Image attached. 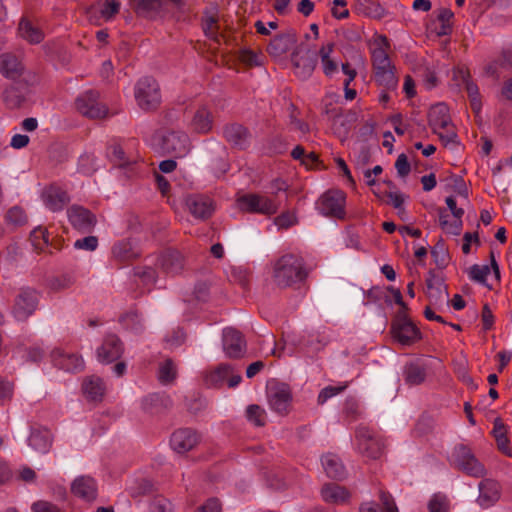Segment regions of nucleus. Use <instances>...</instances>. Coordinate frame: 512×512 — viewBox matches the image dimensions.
Masks as SVG:
<instances>
[{
	"label": "nucleus",
	"mask_w": 512,
	"mask_h": 512,
	"mask_svg": "<svg viewBox=\"0 0 512 512\" xmlns=\"http://www.w3.org/2000/svg\"><path fill=\"white\" fill-rule=\"evenodd\" d=\"M120 8L121 3L118 0H97L87 8L86 14L91 20L110 21L119 14Z\"/></svg>",
	"instance_id": "412c9836"
},
{
	"label": "nucleus",
	"mask_w": 512,
	"mask_h": 512,
	"mask_svg": "<svg viewBox=\"0 0 512 512\" xmlns=\"http://www.w3.org/2000/svg\"><path fill=\"white\" fill-rule=\"evenodd\" d=\"M239 211L249 214L271 216L279 210V203L274 199L257 193H247L236 200Z\"/></svg>",
	"instance_id": "0eeeda50"
},
{
	"label": "nucleus",
	"mask_w": 512,
	"mask_h": 512,
	"mask_svg": "<svg viewBox=\"0 0 512 512\" xmlns=\"http://www.w3.org/2000/svg\"><path fill=\"white\" fill-rule=\"evenodd\" d=\"M297 43V35L293 31L277 34L268 44L266 51L274 58L288 53Z\"/></svg>",
	"instance_id": "5701e85b"
},
{
	"label": "nucleus",
	"mask_w": 512,
	"mask_h": 512,
	"mask_svg": "<svg viewBox=\"0 0 512 512\" xmlns=\"http://www.w3.org/2000/svg\"><path fill=\"white\" fill-rule=\"evenodd\" d=\"M31 509L33 512H62L57 505L44 500L33 503Z\"/></svg>",
	"instance_id": "774afa93"
},
{
	"label": "nucleus",
	"mask_w": 512,
	"mask_h": 512,
	"mask_svg": "<svg viewBox=\"0 0 512 512\" xmlns=\"http://www.w3.org/2000/svg\"><path fill=\"white\" fill-rule=\"evenodd\" d=\"M272 278L278 287L287 288L304 283L308 278V271L301 257L287 253L275 261Z\"/></svg>",
	"instance_id": "f257e3e1"
},
{
	"label": "nucleus",
	"mask_w": 512,
	"mask_h": 512,
	"mask_svg": "<svg viewBox=\"0 0 512 512\" xmlns=\"http://www.w3.org/2000/svg\"><path fill=\"white\" fill-rule=\"evenodd\" d=\"M129 5L137 16L154 20L175 9L180 10L185 0H129Z\"/></svg>",
	"instance_id": "20e7f679"
},
{
	"label": "nucleus",
	"mask_w": 512,
	"mask_h": 512,
	"mask_svg": "<svg viewBox=\"0 0 512 512\" xmlns=\"http://www.w3.org/2000/svg\"><path fill=\"white\" fill-rule=\"evenodd\" d=\"M41 198L45 206L53 212L63 210L70 202L67 190L57 183L46 186L42 191Z\"/></svg>",
	"instance_id": "f3484780"
},
{
	"label": "nucleus",
	"mask_w": 512,
	"mask_h": 512,
	"mask_svg": "<svg viewBox=\"0 0 512 512\" xmlns=\"http://www.w3.org/2000/svg\"><path fill=\"white\" fill-rule=\"evenodd\" d=\"M140 256L129 240L119 241L112 247V259L120 266L131 265Z\"/></svg>",
	"instance_id": "7c9ffc66"
},
{
	"label": "nucleus",
	"mask_w": 512,
	"mask_h": 512,
	"mask_svg": "<svg viewBox=\"0 0 512 512\" xmlns=\"http://www.w3.org/2000/svg\"><path fill=\"white\" fill-rule=\"evenodd\" d=\"M390 334L392 338L403 346H411L422 340V332L410 319L409 314H396L391 322Z\"/></svg>",
	"instance_id": "39448f33"
},
{
	"label": "nucleus",
	"mask_w": 512,
	"mask_h": 512,
	"mask_svg": "<svg viewBox=\"0 0 512 512\" xmlns=\"http://www.w3.org/2000/svg\"><path fill=\"white\" fill-rule=\"evenodd\" d=\"M82 391L88 401L102 402L106 392L105 383L95 375L85 377L82 382Z\"/></svg>",
	"instance_id": "2f4dec72"
},
{
	"label": "nucleus",
	"mask_w": 512,
	"mask_h": 512,
	"mask_svg": "<svg viewBox=\"0 0 512 512\" xmlns=\"http://www.w3.org/2000/svg\"><path fill=\"white\" fill-rule=\"evenodd\" d=\"M53 444V434L47 428L32 429L28 438V445L38 454L49 452Z\"/></svg>",
	"instance_id": "c85d7f7f"
},
{
	"label": "nucleus",
	"mask_w": 512,
	"mask_h": 512,
	"mask_svg": "<svg viewBox=\"0 0 512 512\" xmlns=\"http://www.w3.org/2000/svg\"><path fill=\"white\" fill-rule=\"evenodd\" d=\"M446 204L450 209L453 216L456 220L453 223H450V233L454 235H459L462 229V216L464 214V210L462 208H458L456 205V200L454 197L449 196L446 198Z\"/></svg>",
	"instance_id": "8fccbe9b"
},
{
	"label": "nucleus",
	"mask_w": 512,
	"mask_h": 512,
	"mask_svg": "<svg viewBox=\"0 0 512 512\" xmlns=\"http://www.w3.org/2000/svg\"><path fill=\"white\" fill-rule=\"evenodd\" d=\"M373 194L380 200H385L388 198L387 203H392L393 207L396 209H400L404 203V198L399 193L381 191L379 188L373 189Z\"/></svg>",
	"instance_id": "6e6d98bb"
},
{
	"label": "nucleus",
	"mask_w": 512,
	"mask_h": 512,
	"mask_svg": "<svg viewBox=\"0 0 512 512\" xmlns=\"http://www.w3.org/2000/svg\"><path fill=\"white\" fill-rule=\"evenodd\" d=\"M222 136L232 149L244 150L249 142L251 133L241 123H227L222 128Z\"/></svg>",
	"instance_id": "6ab92c4d"
},
{
	"label": "nucleus",
	"mask_w": 512,
	"mask_h": 512,
	"mask_svg": "<svg viewBox=\"0 0 512 512\" xmlns=\"http://www.w3.org/2000/svg\"><path fill=\"white\" fill-rule=\"evenodd\" d=\"M453 74L454 79H461L463 81L472 111L479 113L482 107L481 96L477 84L471 80L469 69L466 67H457L454 69Z\"/></svg>",
	"instance_id": "4be33fe9"
},
{
	"label": "nucleus",
	"mask_w": 512,
	"mask_h": 512,
	"mask_svg": "<svg viewBox=\"0 0 512 512\" xmlns=\"http://www.w3.org/2000/svg\"><path fill=\"white\" fill-rule=\"evenodd\" d=\"M2 99H3L5 106L8 109L20 108L23 105V103L25 102L24 95L21 93V91L17 87H15L13 85L7 87L3 91Z\"/></svg>",
	"instance_id": "79ce46f5"
},
{
	"label": "nucleus",
	"mask_w": 512,
	"mask_h": 512,
	"mask_svg": "<svg viewBox=\"0 0 512 512\" xmlns=\"http://www.w3.org/2000/svg\"><path fill=\"white\" fill-rule=\"evenodd\" d=\"M51 360L55 367L66 372L78 373L85 368V363L81 355L68 353L60 348H55L51 352Z\"/></svg>",
	"instance_id": "aec40b11"
},
{
	"label": "nucleus",
	"mask_w": 512,
	"mask_h": 512,
	"mask_svg": "<svg viewBox=\"0 0 512 512\" xmlns=\"http://www.w3.org/2000/svg\"><path fill=\"white\" fill-rule=\"evenodd\" d=\"M344 420L348 423L356 421L360 416L359 404L353 398H349L344 403L342 411Z\"/></svg>",
	"instance_id": "5fc2aeb1"
},
{
	"label": "nucleus",
	"mask_w": 512,
	"mask_h": 512,
	"mask_svg": "<svg viewBox=\"0 0 512 512\" xmlns=\"http://www.w3.org/2000/svg\"><path fill=\"white\" fill-rule=\"evenodd\" d=\"M355 439L358 450L363 456L374 460L382 456L384 443L370 428L359 425L355 431Z\"/></svg>",
	"instance_id": "9d476101"
},
{
	"label": "nucleus",
	"mask_w": 512,
	"mask_h": 512,
	"mask_svg": "<svg viewBox=\"0 0 512 512\" xmlns=\"http://www.w3.org/2000/svg\"><path fill=\"white\" fill-rule=\"evenodd\" d=\"M298 223L297 216L294 212L285 211L274 218V224L280 229H288Z\"/></svg>",
	"instance_id": "4d7b16f0"
},
{
	"label": "nucleus",
	"mask_w": 512,
	"mask_h": 512,
	"mask_svg": "<svg viewBox=\"0 0 512 512\" xmlns=\"http://www.w3.org/2000/svg\"><path fill=\"white\" fill-rule=\"evenodd\" d=\"M74 279L69 275H62L50 281V287L53 290L59 291L71 287Z\"/></svg>",
	"instance_id": "69168bd1"
},
{
	"label": "nucleus",
	"mask_w": 512,
	"mask_h": 512,
	"mask_svg": "<svg viewBox=\"0 0 512 512\" xmlns=\"http://www.w3.org/2000/svg\"><path fill=\"white\" fill-rule=\"evenodd\" d=\"M490 274V267L487 265L479 266L477 264L470 268V278L479 283L485 284L486 278Z\"/></svg>",
	"instance_id": "e2e57ef3"
},
{
	"label": "nucleus",
	"mask_w": 512,
	"mask_h": 512,
	"mask_svg": "<svg viewBox=\"0 0 512 512\" xmlns=\"http://www.w3.org/2000/svg\"><path fill=\"white\" fill-rule=\"evenodd\" d=\"M25 70L22 60L12 52L0 55V73L11 80L20 78Z\"/></svg>",
	"instance_id": "bb28decb"
},
{
	"label": "nucleus",
	"mask_w": 512,
	"mask_h": 512,
	"mask_svg": "<svg viewBox=\"0 0 512 512\" xmlns=\"http://www.w3.org/2000/svg\"><path fill=\"white\" fill-rule=\"evenodd\" d=\"M375 83L386 90H395L398 86V77L395 66L372 72Z\"/></svg>",
	"instance_id": "e433bc0d"
},
{
	"label": "nucleus",
	"mask_w": 512,
	"mask_h": 512,
	"mask_svg": "<svg viewBox=\"0 0 512 512\" xmlns=\"http://www.w3.org/2000/svg\"><path fill=\"white\" fill-rule=\"evenodd\" d=\"M177 368L171 358H167L160 364L158 369V380L161 384L168 385L175 381Z\"/></svg>",
	"instance_id": "c03bdc74"
},
{
	"label": "nucleus",
	"mask_w": 512,
	"mask_h": 512,
	"mask_svg": "<svg viewBox=\"0 0 512 512\" xmlns=\"http://www.w3.org/2000/svg\"><path fill=\"white\" fill-rule=\"evenodd\" d=\"M453 16V12L448 8H443L440 10L437 17L439 27H436V34L438 36L449 35L452 32L451 20Z\"/></svg>",
	"instance_id": "3c124183"
},
{
	"label": "nucleus",
	"mask_w": 512,
	"mask_h": 512,
	"mask_svg": "<svg viewBox=\"0 0 512 512\" xmlns=\"http://www.w3.org/2000/svg\"><path fill=\"white\" fill-rule=\"evenodd\" d=\"M18 32L21 38L30 44H39L44 38V31L30 18L23 16L18 24Z\"/></svg>",
	"instance_id": "f704fd0d"
},
{
	"label": "nucleus",
	"mask_w": 512,
	"mask_h": 512,
	"mask_svg": "<svg viewBox=\"0 0 512 512\" xmlns=\"http://www.w3.org/2000/svg\"><path fill=\"white\" fill-rule=\"evenodd\" d=\"M200 442L201 435L192 428L176 429L170 437L171 448L179 454L193 450Z\"/></svg>",
	"instance_id": "dca6fc26"
},
{
	"label": "nucleus",
	"mask_w": 512,
	"mask_h": 512,
	"mask_svg": "<svg viewBox=\"0 0 512 512\" xmlns=\"http://www.w3.org/2000/svg\"><path fill=\"white\" fill-rule=\"evenodd\" d=\"M14 392V384L2 376H0V404L3 405L6 402L12 400Z\"/></svg>",
	"instance_id": "680f3d73"
},
{
	"label": "nucleus",
	"mask_w": 512,
	"mask_h": 512,
	"mask_svg": "<svg viewBox=\"0 0 512 512\" xmlns=\"http://www.w3.org/2000/svg\"><path fill=\"white\" fill-rule=\"evenodd\" d=\"M38 302V294L35 289L22 288L15 297L12 312L18 320H27L35 312Z\"/></svg>",
	"instance_id": "ddd939ff"
},
{
	"label": "nucleus",
	"mask_w": 512,
	"mask_h": 512,
	"mask_svg": "<svg viewBox=\"0 0 512 512\" xmlns=\"http://www.w3.org/2000/svg\"><path fill=\"white\" fill-rule=\"evenodd\" d=\"M186 205L189 212L199 219H208L214 210L212 201L202 196H189L186 200Z\"/></svg>",
	"instance_id": "c9c22d12"
},
{
	"label": "nucleus",
	"mask_w": 512,
	"mask_h": 512,
	"mask_svg": "<svg viewBox=\"0 0 512 512\" xmlns=\"http://www.w3.org/2000/svg\"><path fill=\"white\" fill-rule=\"evenodd\" d=\"M133 273L134 276L140 278L144 284L155 283L157 279L156 270L149 266L135 267Z\"/></svg>",
	"instance_id": "13d9d810"
},
{
	"label": "nucleus",
	"mask_w": 512,
	"mask_h": 512,
	"mask_svg": "<svg viewBox=\"0 0 512 512\" xmlns=\"http://www.w3.org/2000/svg\"><path fill=\"white\" fill-rule=\"evenodd\" d=\"M452 465L468 476L482 478L486 475L484 465L476 458L470 447L457 445L452 454Z\"/></svg>",
	"instance_id": "423d86ee"
},
{
	"label": "nucleus",
	"mask_w": 512,
	"mask_h": 512,
	"mask_svg": "<svg viewBox=\"0 0 512 512\" xmlns=\"http://www.w3.org/2000/svg\"><path fill=\"white\" fill-rule=\"evenodd\" d=\"M202 28L205 35L216 43L220 42L219 18L217 15H210L202 18Z\"/></svg>",
	"instance_id": "de8ad7c7"
},
{
	"label": "nucleus",
	"mask_w": 512,
	"mask_h": 512,
	"mask_svg": "<svg viewBox=\"0 0 512 512\" xmlns=\"http://www.w3.org/2000/svg\"><path fill=\"white\" fill-rule=\"evenodd\" d=\"M134 97L141 110L145 112L156 111L162 102L159 83L151 76L140 78L134 88Z\"/></svg>",
	"instance_id": "7ed1b4c3"
},
{
	"label": "nucleus",
	"mask_w": 512,
	"mask_h": 512,
	"mask_svg": "<svg viewBox=\"0 0 512 512\" xmlns=\"http://www.w3.org/2000/svg\"><path fill=\"white\" fill-rule=\"evenodd\" d=\"M222 345L225 355L230 359L242 358L247 349L244 335L233 327H228L223 330Z\"/></svg>",
	"instance_id": "2eb2a0df"
},
{
	"label": "nucleus",
	"mask_w": 512,
	"mask_h": 512,
	"mask_svg": "<svg viewBox=\"0 0 512 512\" xmlns=\"http://www.w3.org/2000/svg\"><path fill=\"white\" fill-rule=\"evenodd\" d=\"M214 125V116L212 111L205 105L199 106L191 121L190 129L193 133L206 135L210 133Z\"/></svg>",
	"instance_id": "393cba45"
},
{
	"label": "nucleus",
	"mask_w": 512,
	"mask_h": 512,
	"mask_svg": "<svg viewBox=\"0 0 512 512\" xmlns=\"http://www.w3.org/2000/svg\"><path fill=\"white\" fill-rule=\"evenodd\" d=\"M75 106L79 113L92 119L104 118L108 113L107 107L99 102V93L94 90H89L79 96L75 101Z\"/></svg>",
	"instance_id": "f8f14e48"
},
{
	"label": "nucleus",
	"mask_w": 512,
	"mask_h": 512,
	"mask_svg": "<svg viewBox=\"0 0 512 512\" xmlns=\"http://www.w3.org/2000/svg\"><path fill=\"white\" fill-rule=\"evenodd\" d=\"M321 495L325 502L335 504L344 503L350 496L349 492L344 487L335 483L324 485L321 490Z\"/></svg>",
	"instance_id": "4c0bfd02"
},
{
	"label": "nucleus",
	"mask_w": 512,
	"mask_h": 512,
	"mask_svg": "<svg viewBox=\"0 0 512 512\" xmlns=\"http://www.w3.org/2000/svg\"><path fill=\"white\" fill-rule=\"evenodd\" d=\"M346 193L340 189H329L317 201L323 216L343 220L346 217Z\"/></svg>",
	"instance_id": "6e6552de"
},
{
	"label": "nucleus",
	"mask_w": 512,
	"mask_h": 512,
	"mask_svg": "<svg viewBox=\"0 0 512 512\" xmlns=\"http://www.w3.org/2000/svg\"><path fill=\"white\" fill-rule=\"evenodd\" d=\"M431 255L434 259L436 266L439 269H444L450 260L449 252L445 242L440 239L431 249Z\"/></svg>",
	"instance_id": "09e8293b"
},
{
	"label": "nucleus",
	"mask_w": 512,
	"mask_h": 512,
	"mask_svg": "<svg viewBox=\"0 0 512 512\" xmlns=\"http://www.w3.org/2000/svg\"><path fill=\"white\" fill-rule=\"evenodd\" d=\"M222 505L218 498L212 497L205 501L204 504L199 506L195 512H221Z\"/></svg>",
	"instance_id": "338daca9"
},
{
	"label": "nucleus",
	"mask_w": 512,
	"mask_h": 512,
	"mask_svg": "<svg viewBox=\"0 0 512 512\" xmlns=\"http://www.w3.org/2000/svg\"><path fill=\"white\" fill-rule=\"evenodd\" d=\"M230 373V367L226 364H220L214 370L206 372L204 383L207 387H220Z\"/></svg>",
	"instance_id": "ea45409f"
},
{
	"label": "nucleus",
	"mask_w": 512,
	"mask_h": 512,
	"mask_svg": "<svg viewBox=\"0 0 512 512\" xmlns=\"http://www.w3.org/2000/svg\"><path fill=\"white\" fill-rule=\"evenodd\" d=\"M4 219L6 225L11 229H16L18 227L24 226L28 220L25 211L19 206H14L10 208L6 212Z\"/></svg>",
	"instance_id": "a18cd8bd"
},
{
	"label": "nucleus",
	"mask_w": 512,
	"mask_h": 512,
	"mask_svg": "<svg viewBox=\"0 0 512 512\" xmlns=\"http://www.w3.org/2000/svg\"><path fill=\"white\" fill-rule=\"evenodd\" d=\"M371 64L372 72L394 66L389 57L387 49H384L383 47L375 48L372 51Z\"/></svg>",
	"instance_id": "49530a36"
},
{
	"label": "nucleus",
	"mask_w": 512,
	"mask_h": 512,
	"mask_svg": "<svg viewBox=\"0 0 512 512\" xmlns=\"http://www.w3.org/2000/svg\"><path fill=\"white\" fill-rule=\"evenodd\" d=\"M426 294L430 304L436 305L448 297V287L443 277L437 275L434 270H429L426 278Z\"/></svg>",
	"instance_id": "b1692460"
},
{
	"label": "nucleus",
	"mask_w": 512,
	"mask_h": 512,
	"mask_svg": "<svg viewBox=\"0 0 512 512\" xmlns=\"http://www.w3.org/2000/svg\"><path fill=\"white\" fill-rule=\"evenodd\" d=\"M291 61L296 75L303 79L310 77L317 65V57L309 51L304 53L294 51L291 55Z\"/></svg>",
	"instance_id": "a878e982"
},
{
	"label": "nucleus",
	"mask_w": 512,
	"mask_h": 512,
	"mask_svg": "<svg viewBox=\"0 0 512 512\" xmlns=\"http://www.w3.org/2000/svg\"><path fill=\"white\" fill-rule=\"evenodd\" d=\"M124 352L125 346L119 336L114 333H108L97 348V358L103 364H111L121 359Z\"/></svg>",
	"instance_id": "4468645a"
},
{
	"label": "nucleus",
	"mask_w": 512,
	"mask_h": 512,
	"mask_svg": "<svg viewBox=\"0 0 512 512\" xmlns=\"http://www.w3.org/2000/svg\"><path fill=\"white\" fill-rule=\"evenodd\" d=\"M335 44L333 42L324 45L319 50V56L321 58V63L323 66V72L326 76H331L334 72L337 71L336 62L331 59L330 54L333 52Z\"/></svg>",
	"instance_id": "37998d69"
},
{
	"label": "nucleus",
	"mask_w": 512,
	"mask_h": 512,
	"mask_svg": "<svg viewBox=\"0 0 512 512\" xmlns=\"http://www.w3.org/2000/svg\"><path fill=\"white\" fill-rule=\"evenodd\" d=\"M160 147L164 154L182 158L189 153L191 142L189 136L183 131L164 130L160 136Z\"/></svg>",
	"instance_id": "1a4fd4ad"
},
{
	"label": "nucleus",
	"mask_w": 512,
	"mask_h": 512,
	"mask_svg": "<svg viewBox=\"0 0 512 512\" xmlns=\"http://www.w3.org/2000/svg\"><path fill=\"white\" fill-rule=\"evenodd\" d=\"M246 417L257 427H263L266 424V412L257 404H251L246 408Z\"/></svg>",
	"instance_id": "864d4df0"
},
{
	"label": "nucleus",
	"mask_w": 512,
	"mask_h": 512,
	"mask_svg": "<svg viewBox=\"0 0 512 512\" xmlns=\"http://www.w3.org/2000/svg\"><path fill=\"white\" fill-rule=\"evenodd\" d=\"M160 264L167 274L175 275L183 270L185 258L180 251L176 249H167L160 257Z\"/></svg>",
	"instance_id": "72a5a7b5"
},
{
	"label": "nucleus",
	"mask_w": 512,
	"mask_h": 512,
	"mask_svg": "<svg viewBox=\"0 0 512 512\" xmlns=\"http://www.w3.org/2000/svg\"><path fill=\"white\" fill-rule=\"evenodd\" d=\"M346 385H342V386H327L325 388H323L320 393L318 394V397H317V403L318 405H323L324 403H326L330 398L340 394L341 392H343L345 389H346Z\"/></svg>",
	"instance_id": "bf43d9fd"
},
{
	"label": "nucleus",
	"mask_w": 512,
	"mask_h": 512,
	"mask_svg": "<svg viewBox=\"0 0 512 512\" xmlns=\"http://www.w3.org/2000/svg\"><path fill=\"white\" fill-rule=\"evenodd\" d=\"M322 464L328 477L340 480L345 476V468L337 455L332 453L324 455Z\"/></svg>",
	"instance_id": "58836bf2"
},
{
	"label": "nucleus",
	"mask_w": 512,
	"mask_h": 512,
	"mask_svg": "<svg viewBox=\"0 0 512 512\" xmlns=\"http://www.w3.org/2000/svg\"><path fill=\"white\" fill-rule=\"evenodd\" d=\"M427 120L432 132L445 146L456 142V127L452 122L449 107L445 103L433 105L428 111Z\"/></svg>",
	"instance_id": "f03ea898"
},
{
	"label": "nucleus",
	"mask_w": 512,
	"mask_h": 512,
	"mask_svg": "<svg viewBox=\"0 0 512 512\" xmlns=\"http://www.w3.org/2000/svg\"><path fill=\"white\" fill-rule=\"evenodd\" d=\"M500 494L501 488L497 481L484 479L479 483V496L477 502L481 507L488 508L499 500Z\"/></svg>",
	"instance_id": "c756f323"
},
{
	"label": "nucleus",
	"mask_w": 512,
	"mask_h": 512,
	"mask_svg": "<svg viewBox=\"0 0 512 512\" xmlns=\"http://www.w3.org/2000/svg\"><path fill=\"white\" fill-rule=\"evenodd\" d=\"M380 505L374 501L364 502L359 512H399L393 496L385 490L379 491Z\"/></svg>",
	"instance_id": "473e14b6"
},
{
	"label": "nucleus",
	"mask_w": 512,
	"mask_h": 512,
	"mask_svg": "<svg viewBox=\"0 0 512 512\" xmlns=\"http://www.w3.org/2000/svg\"><path fill=\"white\" fill-rule=\"evenodd\" d=\"M404 375L409 385H420L426 379V368L417 363H410L405 367Z\"/></svg>",
	"instance_id": "a19ab883"
},
{
	"label": "nucleus",
	"mask_w": 512,
	"mask_h": 512,
	"mask_svg": "<svg viewBox=\"0 0 512 512\" xmlns=\"http://www.w3.org/2000/svg\"><path fill=\"white\" fill-rule=\"evenodd\" d=\"M110 157L112 162L119 167H124L129 163L123 148L119 144L110 146Z\"/></svg>",
	"instance_id": "052dcab7"
},
{
	"label": "nucleus",
	"mask_w": 512,
	"mask_h": 512,
	"mask_svg": "<svg viewBox=\"0 0 512 512\" xmlns=\"http://www.w3.org/2000/svg\"><path fill=\"white\" fill-rule=\"evenodd\" d=\"M71 492L87 502H92L97 498V484L90 476L77 477L71 485Z\"/></svg>",
	"instance_id": "cd10ccee"
},
{
	"label": "nucleus",
	"mask_w": 512,
	"mask_h": 512,
	"mask_svg": "<svg viewBox=\"0 0 512 512\" xmlns=\"http://www.w3.org/2000/svg\"><path fill=\"white\" fill-rule=\"evenodd\" d=\"M270 409L279 416H287L292 411L293 392L286 383H276L267 392Z\"/></svg>",
	"instance_id": "9b49d317"
},
{
	"label": "nucleus",
	"mask_w": 512,
	"mask_h": 512,
	"mask_svg": "<svg viewBox=\"0 0 512 512\" xmlns=\"http://www.w3.org/2000/svg\"><path fill=\"white\" fill-rule=\"evenodd\" d=\"M67 215L71 225L83 233H90L97 223L96 215L80 205H72L67 210Z\"/></svg>",
	"instance_id": "a211bd4d"
},
{
	"label": "nucleus",
	"mask_w": 512,
	"mask_h": 512,
	"mask_svg": "<svg viewBox=\"0 0 512 512\" xmlns=\"http://www.w3.org/2000/svg\"><path fill=\"white\" fill-rule=\"evenodd\" d=\"M48 231L46 228L37 227L31 233L29 240L37 253L44 250L49 244Z\"/></svg>",
	"instance_id": "603ef678"
},
{
	"label": "nucleus",
	"mask_w": 512,
	"mask_h": 512,
	"mask_svg": "<svg viewBox=\"0 0 512 512\" xmlns=\"http://www.w3.org/2000/svg\"><path fill=\"white\" fill-rule=\"evenodd\" d=\"M331 14L336 19H345L349 17L346 0H334L331 8Z\"/></svg>",
	"instance_id": "0e129e2a"
}]
</instances>
